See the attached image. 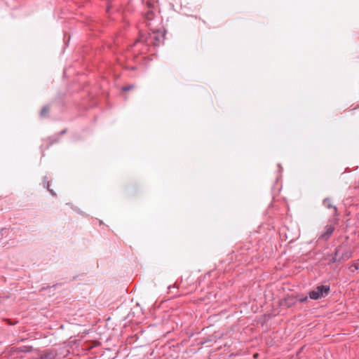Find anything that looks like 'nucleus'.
I'll use <instances>...</instances> for the list:
<instances>
[{
  "label": "nucleus",
  "instance_id": "nucleus-1",
  "mask_svg": "<svg viewBox=\"0 0 359 359\" xmlns=\"http://www.w3.org/2000/svg\"><path fill=\"white\" fill-rule=\"evenodd\" d=\"M163 40L164 33L159 29L153 30L152 32L147 34L140 32L138 39L134 43V46H137L138 44H142L144 48L141 50V53H143L148 50L149 46H159L160 44L163 43Z\"/></svg>",
  "mask_w": 359,
  "mask_h": 359
},
{
  "label": "nucleus",
  "instance_id": "nucleus-2",
  "mask_svg": "<svg viewBox=\"0 0 359 359\" xmlns=\"http://www.w3.org/2000/svg\"><path fill=\"white\" fill-rule=\"evenodd\" d=\"M352 253L351 247L347 245L342 244L339 245L335 250L331 262H345L352 257Z\"/></svg>",
  "mask_w": 359,
  "mask_h": 359
},
{
  "label": "nucleus",
  "instance_id": "nucleus-3",
  "mask_svg": "<svg viewBox=\"0 0 359 359\" xmlns=\"http://www.w3.org/2000/svg\"><path fill=\"white\" fill-rule=\"evenodd\" d=\"M330 285H319L310 291L309 293V297L311 299L317 300L322 297H326L330 292Z\"/></svg>",
  "mask_w": 359,
  "mask_h": 359
},
{
  "label": "nucleus",
  "instance_id": "nucleus-4",
  "mask_svg": "<svg viewBox=\"0 0 359 359\" xmlns=\"http://www.w3.org/2000/svg\"><path fill=\"white\" fill-rule=\"evenodd\" d=\"M334 231V226L332 224H327L325 226V231L318 237V240L327 241Z\"/></svg>",
  "mask_w": 359,
  "mask_h": 359
},
{
  "label": "nucleus",
  "instance_id": "nucleus-5",
  "mask_svg": "<svg viewBox=\"0 0 359 359\" xmlns=\"http://www.w3.org/2000/svg\"><path fill=\"white\" fill-rule=\"evenodd\" d=\"M323 205L327 208H332L333 209V215L334 217L338 216V210L336 206L333 205L332 203V201L330 198H326L323 201Z\"/></svg>",
  "mask_w": 359,
  "mask_h": 359
},
{
  "label": "nucleus",
  "instance_id": "nucleus-6",
  "mask_svg": "<svg viewBox=\"0 0 359 359\" xmlns=\"http://www.w3.org/2000/svg\"><path fill=\"white\" fill-rule=\"evenodd\" d=\"M295 303H296V299L294 297H288L284 299L282 304L285 305L289 308V307H291L293 305H294Z\"/></svg>",
  "mask_w": 359,
  "mask_h": 359
},
{
  "label": "nucleus",
  "instance_id": "nucleus-7",
  "mask_svg": "<svg viewBox=\"0 0 359 359\" xmlns=\"http://www.w3.org/2000/svg\"><path fill=\"white\" fill-rule=\"evenodd\" d=\"M42 183H43V187L46 188L52 196H56V194L55 193V191L53 189H50L49 188L50 181L47 176L43 177Z\"/></svg>",
  "mask_w": 359,
  "mask_h": 359
},
{
  "label": "nucleus",
  "instance_id": "nucleus-8",
  "mask_svg": "<svg viewBox=\"0 0 359 359\" xmlns=\"http://www.w3.org/2000/svg\"><path fill=\"white\" fill-rule=\"evenodd\" d=\"M49 111H50V107L48 105H46V106L43 107V108L41 109V110L40 111V116L43 117V118L48 116Z\"/></svg>",
  "mask_w": 359,
  "mask_h": 359
},
{
  "label": "nucleus",
  "instance_id": "nucleus-9",
  "mask_svg": "<svg viewBox=\"0 0 359 359\" xmlns=\"http://www.w3.org/2000/svg\"><path fill=\"white\" fill-rule=\"evenodd\" d=\"M154 15H155V14H154V13L153 12V11L149 10V11H148L145 13V16H144V18H145L146 20H147V21H150V20H153V19H154Z\"/></svg>",
  "mask_w": 359,
  "mask_h": 359
},
{
  "label": "nucleus",
  "instance_id": "nucleus-10",
  "mask_svg": "<svg viewBox=\"0 0 359 359\" xmlns=\"http://www.w3.org/2000/svg\"><path fill=\"white\" fill-rule=\"evenodd\" d=\"M135 88V86L134 85H127V86H125L122 88V90L123 91H128L130 90H132Z\"/></svg>",
  "mask_w": 359,
  "mask_h": 359
},
{
  "label": "nucleus",
  "instance_id": "nucleus-11",
  "mask_svg": "<svg viewBox=\"0 0 359 359\" xmlns=\"http://www.w3.org/2000/svg\"><path fill=\"white\" fill-rule=\"evenodd\" d=\"M307 299H308L307 296H305V297H302V298L299 299V301L300 302H306V301H307Z\"/></svg>",
  "mask_w": 359,
  "mask_h": 359
},
{
  "label": "nucleus",
  "instance_id": "nucleus-12",
  "mask_svg": "<svg viewBox=\"0 0 359 359\" xmlns=\"http://www.w3.org/2000/svg\"><path fill=\"white\" fill-rule=\"evenodd\" d=\"M352 267H353V268H354V270H357V269H358V265H357V264H353V265L351 266V268H352ZM352 271H353V269Z\"/></svg>",
  "mask_w": 359,
  "mask_h": 359
},
{
  "label": "nucleus",
  "instance_id": "nucleus-13",
  "mask_svg": "<svg viewBox=\"0 0 359 359\" xmlns=\"http://www.w3.org/2000/svg\"><path fill=\"white\" fill-rule=\"evenodd\" d=\"M6 229H2V230H1V236H3V235H4V232H6Z\"/></svg>",
  "mask_w": 359,
  "mask_h": 359
},
{
  "label": "nucleus",
  "instance_id": "nucleus-14",
  "mask_svg": "<svg viewBox=\"0 0 359 359\" xmlns=\"http://www.w3.org/2000/svg\"><path fill=\"white\" fill-rule=\"evenodd\" d=\"M176 287V286H175V284L174 285H172V286L170 285V286L168 287V290H170L171 288H174V287Z\"/></svg>",
  "mask_w": 359,
  "mask_h": 359
},
{
  "label": "nucleus",
  "instance_id": "nucleus-15",
  "mask_svg": "<svg viewBox=\"0 0 359 359\" xmlns=\"http://www.w3.org/2000/svg\"><path fill=\"white\" fill-rule=\"evenodd\" d=\"M334 219H335V222L334 223L336 224L337 222L338 219H337V218H335Z\"/></svg>",
  "mask_w": 359,
  "mask_h": 359
},
{
  "label": "nucleus",
  "instance_id": "nucleus-16",
  "mask_svg": "<svg viewBox=\"0 0 359 359\" xmlns=\"http://www.w3.org/2000/svg\"><path fill=\"white\" fill-rule=\"evenodd\" d=\"M254 356H255V358H257V353L255 354V355H254Z\"/></svg>",
  "mask_w": 359,
  "mask_h": 359
},
{
  "label": "nucleus",
  "instance_id": "nucleus-17",
  "mask_svg": "<svg viewBox=\"0 0 359 359\" xmlns=\"http://www.w3.org/2000/svg\"><path fill=\"white\" fill-rule=\"evenodd\" d=\"M42 358H43V359H45V358L46 359V358H48V357H47V356H45V357H43Z\"/></svg>",
  "mask_w": 359,
  "mask_h": 359
}]
</instances>
